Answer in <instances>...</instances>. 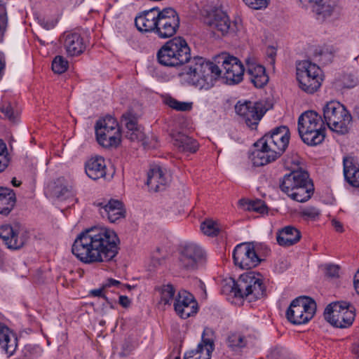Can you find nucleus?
Masks as SVG:
<instances>
[{
  "label": "nucleus",
  "mask_w": 359,
  "mask_h": 359,
  "mask_svg": "<svg viewBox=\"0 0 359 359\" xmlns=\"http://www.w3.org/2000/svg\"><path fill=\"white\" fill-rule=\"evenodd\" d=\"M157 58L164 66H184L180 76H185L189 83L200 89L212 87L221 72L214 63L201 57L191 58L190 48L182 37L167 41L158 51Z\"/></svg>",
  "instance_id": "nucleus-1"
},
{
  "label": "nucleus",
  "mask_w": 359,
  "mask_h": 359,
  "mask_svg": "<svg viewBox=\"0 0 359 359\" xmlns=\"http://www.w3.org/2000/svg\"><path fill=\"white\" fill-rule=\"evenodd\" d=\"M118 243V237L114 231L107 228H91L77 236L72 252L85 264L108 262L117 255Z\"/></svg>",
  "instance_id": "nucleus-2"
},
{
  "label": "nucleus",
  "mask_w": 359,
  "mask_h": 359,
  "mask_svg": "<svg viewBox=\"0 0 359 359\" xmlns=\"http://www.w3.org/2000/svg\"><path fill=\"white\" fill-rule=\"evenodd\" d=\"M298 132L304 143L315 146L325 139L324 121L314 111L303 113L298 119Z\"/></svg>",
  "instance_id": "nucleus-3"
},
{
  "label": "nucleus",
  "mask_w": 359,
  "mask_h": 359,
  "mask_svg": "<svg viewBox=\"0 0 359 359\" xmlns=\"http://www.w3.org/2000/svg\"><path fill=\"white\" fill-rule=\"evenodd\" d=\"M323 117L331 130L341 135L348 132L352 116L340 102H327L323 107Z\"/></svg>",
  "instance_id": "nucleus-4"
},
{
  "label": "nucleus",
  "mask_w": 359,
  "mask_h": 359,
  "mask_svg": "<svg viewBox=\"0 0 359 359\" xmlns=\"http://www.w3.org/2000/svg\"><path fill=\"white\" fill-rule=\"evenodd\" d=\"M316 304L310 297L302 296L294 299L286 311L287 320L292 324L308 323L316 313Z\"/></svg>",
  "instance_id": "nucleus-5"
},
{
  "label": "nucleus",
  "mask_w": 359,
  "mask_h": 359,
  "mask_svg": "<svg viewBox=\"0 0 359 359\" xmlns=\"http://www.w3.org/2000/svg\"><path fill=\"white\" fill-rule=\"evenodd\" d=\"M355 309L346 302L329 304L325 311V319L336 327L345 328L352 325L355 319Z\"/></svg>",
  "instance_id": "nucleus-6"
},
{
  "label": "nucleus",
  "mask_w": 359,
  "mask_h": 359,
  "mask_svg": "<svg viewBox=\"0 0 359 359\" xmlns=\"http://www.w3.org/2000/svg\"><path fill=\"white\" fill-rule=\"evenodd\" d=\"M179 262L182 268L187 271H196L205 265L207 253L199 245L188 243L180 250Z\"/></svg>",
  "instance_id": "nucleus-7"
},
{
  "label": "nucleus",
  "mask_w": 359,
  "mask_h": 359,
  "mask_svg": "<svg viewBox=\"0 0 359 359\" xmlns=\"http://www.w3.org/2000/svg\"><path fill=\"white\" fill-rule=\"evenodd\" d=\"M236 292L240 297L253 302L264 297L265 286L259 274L249 273L241 275L237 280Z\"/></svg>",
  "instance_id": "nucleus-8"
},
{
  "label": "nucleus",
  "mask_w": 359,
  "mask_h": 359,
  "mask_svg": "<svg viewBox=\"0 0 359 359\" xmlns=\"http://www.w3.org/2000/svg\"><path fill=\"white\" fill-rule=\"evenodd\" d=\"M216 62L221 65L219 75L215 81L223 74V78L226 79L228 84L238 83L243 80L245 69L241 62L236 57L226 53H222L216 57ZM215 65V64H214Z\"/></svg>",
  "instance_id": "nucleus-9"
},
{
  "label": "nucleus",
  "mask_w": 359,
  "mask_h": 359,
  "mask_svg": "<svg viewBox=\"0 0 359 359\" xmlns=\"http://www.w3.org/2000/svg\"><path fill=\"white\" fill-rule=\"evenodd\" d=\"M1 239L8 249L18 250L27 242L29 233L19 223L15 222L1 225Z\"/></svg>",
  "instance_id": "nucleus-10"
},
{
  "label": "nucleus",
  "mask_w": 359,
  "mask_h": 359,
  "mask_svg": "<svg viewBox=\"0 0 359 359\" xmlns=\"http://www.w3.org/2000/svg\"><path fill=\"white\" fill-rule=\"evenodd\" d=\"M290 140L289 128L285 126L273 129L269 133L261 138L265 147L281 156L288 146Z\"/></svg>",
  "instance_id": "nucleus-11"
},
{
  "label": "nucleus",
  "mask_w": 359,
  "mask_h": 359,
  "mask_svg": "<svg viewBox=\"0 0 359 359\" xmlns=\"http://www.w3.org/2000/svg\"><path fill=\"white\" fill-rule=\"evenodd\" d=\"M180 26V18L177 12L167 8L161 11L156 34L161 39H167L172 36Z\"/></svg>",
  "instance_id": "nucleus-12"
},
{
  "label": "nucleus",
  "mask_w": 359,
  "mask_h": 359,
  "mask_svg": "<svg viewBox=\"0 0 359 359\" xmlns=\"http://www.w3.org/2000/svg\"><path fill=\"white\" fill-rule=\"evenodd\" d=\"M233 258L236 266L244 270L256 267L261 259L250 243H241L235 248Z\"/></svg>",
  "instance_id": "nucleus-13"
},
{
  "label": "nucleus",
  "mask_w": 359,
  "mask_h": 359,
  "mask_svg": "<svg viewBox=\"0 0 359 359\" xmlns=\"http://www.w3.org/2000/svg\"><path fill=\"white\" fill-rule=\"evenodd\" d=\"M215 332L209 327H205L203 332L201 341L195 350L185 353L184 359H210L215 349Z\"/></svg>",
  "instance_id": "nucleus-14"
},
{
  "label": "nucleus",
  "mask_w": 359,
  "mask_h": 359,
  "mask_svg": "<svg viewBox=\"0 0 359 359\" xmlns=\"http://www.w3.org/2000/svg\"><path fill=\"white\" fill-rule=\"evenodd\" d=\"M203 22L212 32H218L222 35L227 34L230 30L233 31L227 15L217 8L206 11Z\"/></svg>",
  "instance_id": "nucleus-15"
},
{
  "label": "nucleus",
  "mask_w": 359,
  "mask_h": 359,
  "mask_svg": "<svg viewBox=\"0 0 359 359\" xmlns=\"http://www.w3.org/2000/svg\"><path fill=\"white\" fill-rule=\"evenodd\" d=\"M235 110L237 114L242 117L246 125L252 129L257 127L264 115L261 105L252 102L244 103L239 102L235 106Z\"/></svg>",
  "instance_id": "nucleus-16"
},
{
  "label": "nucleus",
  "mask_w": 359,
  "mask_h": 359,
  "mask_svg": "<svg viewBox=\"0 0 359 359\" xmlns=\"http://www.w3.org/2000/svg\"><path fill=\"white\" fill-rule=\"evenodd\" d=\"M99 212L102 218L111 223H115L126 217V209L123 203L116 199H110L97 203Z\"/></svg>",
  "instance_id": "nucleus-17"
},
{
  "label": "nucleus",
  "mask_w": 359,
  "mask_h": 359,
  "mask_svg": "<svg viewBox=\"0 0 359 359\" xmlns=\"http://www.w3.org/2000/svg\"><path fill=\"white\" fill-rule=\"evenodd\" d=\"M174 309L177 315L186 319L197 312V302L187 291H180L174 302Z\"/></svg>",
  "instance_id": "nucleus-18"
},
{
  "label": "nucleus",
  "mask_w": 359,
  "mask_h": 359,
  "mask_svg": "<svg viewBox=\"0 0 359 359\" xmlns=\"http://www.w3.org/2000/svg\"><path fill=\"white\" fill-rule=\"evenodd\" d=\"M170 182V175L159 166L153 167L147 174V185L149 187L150 191H163Z\"/></svg>",
  "instance_id": "nucleus-19"
},
{
  "label": "nucleus",
  "mask_w": 359,
  "mask_h": 359,
  "mask_svg": "<svg viewBox=\"0 0 359 359\" xmlns=\"http://www.w3.org/2000/svg\"><path fill=\"white\" fill-rule=\"evenodd\" d=\"M247 66V73L250 80L256 88L264 87L269 81L264 66L259 65L253 57H248L245 60Z\"/></svg>",
  "instance_id": "nucleus-20"
},
{
  "label": "nucleus",
  "mask_w": 359,
  "mask_h": 359,
  "mask_svg": "<svg viewBox=\"0 0 359 359\" xmlns=\"http://www.w3.org/2000/svg\"><path fill=\"white\" fill-rule=\"evenodd\" d=\"M160 13L161 11L158 8H154L136 17L135 23L137 29L142 32H153L156 34Z\"/></svg>",
  "instance_id": "nucleus-21"
},
{
  "label": "nucleus",
  "mask_w": 359,
  "mask_h": 359,
  "mask_svg": "<svg viewBox=\"0 0 359 359\" xmlns=\"http://www.w3.org/2000/svg\"><path fill=\"white\" fill-rule=\"evenodd\" d=\"M309 179L307 172L302 170H293L285 175L280 182V188L287 196L299 185Z\"/></svg>",
  "instance_id": "nucleus-22"
},
{
  "label": "nucleus",
  "mask_w": 359,
  "mask_h": 359,
  "mask_svg": "<svg viewBox=\"0 0 359 359\" xmlns=\"http://www.w3.org/2000/svg\"><path fill=\"white\" fill-rule=\"evenodd\" d=\"M313 11L317 15L326 18L337 16L340 13V7L337 0H309Z\"/></svg>",
  "instance_id": "nucleus-23"
},
{
  "label": "nucleus",
  "mask_w": 359,
  "mask_h": 359,
  "mask_svg": "<svg viewBox=\"0 0 359 359\" xmlns=\"http://www.w3.org/2000/svg\"><path fill=\"white\" fill-rule=\"evenodd\" d=\"M255 146L261 148L253 151L251 155V161L255 166H263L276 161L280 156L268 147H265L264 142H261V139L255 143Z\"/></svg>",
  "instance_id": "nucleus-24"
},
{
  "label": "nucleus",
  "mask_w": 359,
  "mask_h": 359,
  "mask_svg": "<svg viewBox=\"0 0 359 359\" xmlns=\"http://www.w3.org/2000/svg\"><path fill=\"white\" fill-rule=\"evenodd\" d=\"M87 175L94 180H98L106 175V163L101 156H96L89 159L85 166Z\"/></svg>",
  "instance_id": "nucleus-25"
},
{
  "label": "nucleus",
  "mask_w": 359,
  "mask_h": 359,
  "mask_svg": "<svg viewBox=\"0 0 359 359\" xmlns=\"http://www.w3.org/2000/svg\"><path fill=\"white\" fill-rule=\"evenodd\" d=\"M171 137L173 145L180 151L194 153L198 148L195 140L180 132L172 133Z\"/></svg>",
  "instance_id": "nucleus-26"
},
{
  "label": "nucleus",
  "mask_w": 359,
  "mask_h": 359,
  "mask_svg": "<svg viewBox=\"0 0 359 359\" xmlns=\"http://www.w3.org/2000/svg\"><path fill=\"white\" fill-rule=\"evenodd\" d=\"M64 46L67 54L76 56L82 53L86 46L81 35L78 33H68L65 36Z\"/></svg>",
  "instance_id": "nucleus-27"
},
{
  "label": "nucleus",
  "mask_w": 359,
  "mask_h": 359,
  "mask_svg": "<svg viewBox=\"0 0 359 359\" xmlns=\"http://www.w3.org/2000/svg\"><path fill=\"white\" fill-rule=\"evenodd\" d=\"M300 238V231L292 226H285L280 230L276 236L278 243L283 247L292 245L297 243Z\"/></svg>",
  "instance_id": "nucleus-28"
},
{
  "label": "nucleus",
  "mask_w": 359,
  "mask_h": 359,
  "mask_svg": "<svg viewBox=\"0 0 359 359\" xmlns=\"http://www.w3.org/2000/svg\"><path fill=\"white\" fill-rule=\"evenodd\" d=\"M18 347V338L16 334L7 326L1 325V348L7 357L14 354Z\"/></svg>",
  "instance_id": "nucleus-29"
},
{
  "label": "nucleus",
  "mask_w": 359,
  "mask_h": 359,
  "mask_svg": "<svg viewBox=\"0 0 359 359\" xmlns=\"http://www.w3.org/2000/svg\"><path fill=\"white\" fill-rule=\"evenodd\" d=\"M343 164L346 181L354 187H359V165L350 157L344 158Z\"/></svg>",
  "instance_id": "nucleus-30"
},
{
  "label": "nucleus",
  "mask_w": 359,
  "mask_h": 359,
  "mask_svg": "<svg viewBox=\"0 0 359 359\" xmlns=\"http://www.w3.org/2000/svg\"><path fill=\"white\" fill-rule=\"evenodd\" d=\"M302 75L310 79H323L319 67L308 60L301 61L297 65V76Z\"/></svg>",
  "instance_id": "nucleus-31"
},
{
  "label": "nucleus",
  "mask_w": 359,
  "mask_h": 359,
  "mask_svg": "<svg viewBox=\"0 0 359 359\" xmlns=\"http://www.w3.org/2000/svg\"><path fill=\"white\" fill-rule=\"evenodd\" d=\"M313 185L310 179H309L307 182L299 185L297 188L293 190L288 196L297 202L304 203L311 198L313 194Z\"/></svg>",
  "instance_id": "nucleus-32"
},
{
  "label": "nucleus",
  "mask_w": 359,
  "mask_h": 359,
  "mask_svg": "<svg viewBox=\"0 0 359 359\" xmlns=\"http://www.w3.org/2000/svg\"><path fill=\"white\" fill-rule=\"evenodd\" d=\"M15 203L16 196L13 190L1 187V215H8Z\"/></svg>",
  "instance_id": "nucleus-33"
},
{
  "label": "nucleus",
  "mask_w": 359,
  "mask_h": 359,
  "mask_svg": "<svg viewBox=\"0 0 359 359\" xmlns=\"http://www.w3.org/2000/svg\"><path fill=\"white\" fill-rule=\"evenodd\" d=\"M96 137L98 143L104 147H116L121 142L120 130L107 131V133L100 131Z\"/></svg>",
  "instance_id": "nucleus-34"
},
{
  "label": "nucleus",
  "mask_w": 359,
  "mask_h": 359,
  "mask_svg": "<svg viewBox=\"0 0 359 359\" xmlns=\"http://www.w3.org/2000/svg\"><path fill=\"white\" fill-rule=\"evenodd\" d=\"M156 290L160 294V300L158 301V306L163 309H165L166 306H170L173 301L175 295V288L172 285L167 284L158 287Z\"/></svg>",
  "instance_id": "nucleus-35"
},
{
  "label": "nucleus",
  "mask_w": 359,
  "mask_h": 359,
  "mask_svg": "<svg viewBox=\"0 0 359 359\" xmlns=\"http://www.w3.org/2000/svg\"><path fill=\"white\" fill-rule=\"evenodd\" d=\"M1 113L4 118L15 123L19 121L20 109L15 102L4 101L1 106Z\"/></svg>",
  "instance_id": "nucleus-36"
},
{
  "label": "nucleus",
  "mask_w": 359,
  "mask_h": 359,
  "mask_svg": "<svg viewBox=\"0 0 359 359\" xmlns=\"http://www.w3.org/2000/svg\"><path fill=\"white\" fill-rule=\"evenodd\" d=\"M299 88L307 93L312 94L316 92L321 86L323 79L308 78L304 75L297 76Z\"/></svg>",
  "instance_id": "nucleus-37"
},
{
  "label": "nucleus",
  "mask_w": 359,
  "mask_h": 359,
  "mask_svg": "<svg viewBox=\"0 0 359 359\" xmlns=\"http://www.w3.org/2000/svg\"><path fill=\"white\" fill-rule=\"evenodd\" d=\"M336 53L337 50L334 46L323 45L315 50L314 55L320 57L319 62L326 65L332 61Z\"/></svg>",
  "instance_id": "nucleus-38"
},
{
  "label": "nucleus",
  "mask_w": 359,
  "mask_h": 359,
  "mask_svg": "<svg viewBox=\"0 0 359 359\" xmlns=\"http://www.w3.org/2000/svg\"><path fill=\"white\" fill-rule=\"evenodd\" d=\"M111 130H119L118 123L113 117L108 116L97 122L95 126L96 136L99 135L100 131L107 133V131L110 132Z\"/></svg>",
  "instance_id": "nucleus-39"
},
{
  "label": "nucleus",
  "mask_w": 359,
  "mask_h": 359,
  "mask_svg": "<svg viewBox=\"0 0 359 359\" xmlns=\"http://www.w3.org/2000/svg\"><path fill=\"white\" fill-rule=\"evenodd\" d=\"M202 232L208 236H216L219 231V224L212 219H205L201 224Z\"/></svg>",
  "instance_id": "nucleus-40"
},
{
  "label": "nucleus",
  "mask_w": 359,
  "mask_h": 359,
  "mask_svg": "<svg viewBox=\"0 0 359 359\" xmlns=\"http://www.w3.org/2000/svg\"><path fill=\"white\" fill-rule=\"evenodd\" d=\"M227 344L233 351H238L237 348L244 347L245 346V338L243 335L238 333H232L228 336Z\"/></svg>",
  "instance_id": "nucleus-41"
},
{
  "label": "nucleus",
  "mask_w": 359,
  "mask_h": 359,
  "mask_svg": "<svg viewBox=\"0 0 359 359\" xmlns=\"http://www.w3.org/2000/svg\"><path fill=\"white\" fill-rule=\"evenodd\" d=\"M10 150L6 144L1 140V172L10 164L12 159L13 147L11 142H9Z\"/></svg>",
  "instance_id": "nucleus-42"
},
{
  "label": "nucleus",
  "mask_w": 359,
  "mask_h": 359,
  "mask_svg": "<svg viewBox=\"0 0 359 359\" xmlns=\"http://www.w3.org/2000/svg\"><path fill=\"white\" fill-rule=\"evenodd\" d=\"M68 68V62L62 56H56L52 62V69L55 73H64Z\"/></svg>",
  "instance_id": "nucleus-43"
},
{
  "label": "nucleus",
  "mask_w": 359,
  "mask_h": 359,
  "mask_svg": "<svg viewBox=\"0 0 359 359\" xmlns=\"http://www.w3.org/2000/svg\"><path fill=\"white\" fill-rule=\"evenodd\" d=\"M167 104L172 109L181 111H189L191 109V103L180 102L172 98L168 99L167 100Z\"/></svg>",
  "instance_id": "nucleus-44"
},
{
  "label": "nucleus",
  "mask_w": 359,
  "mask_h": 359,
  "mask_svg": "<svg viewBox=\"0 0 359 359\" xmlns=\"http://www.w3.org/2000/svg\"><path fill=\"white\" fill-rule=\"evenodd\" d=\"M237 291V281L236 282L233 279L229 278L225 281V283L222 286V292L224 293H233L234 297H240V294L236 292Z\"/></svg>",
  "instance_id": "nucleus-45"
},
{
  "label": "nucleus",
  "mask_w": 359,
  "mask_h": 359,
  "mask_svg": "<svg viewBox=\"0 0 359 359\" xmlns=\"http://www.w3.org/2000/svg\"><path fill=\"white\" fill-rule=\"evenodd\" d=\"M122 123L127 128L128 130H135L138 128L137 118L130 113L123 114Z\"/></svg>",
  "instance_id": "nucleus-46"
},
{
  "label": "nucleus",
  "mask_w": 359,
  "mask_h": 359,
  "mask_svg": "<svg viewBox=\"0 0 359 359\" xmlns=\"http://www.w3.org/2000/svg\"><path fill=\"white\" fill-rule=\"evenodd\" d=\"M52 194L57 198H65L68 197L71 193L66 186L55 185L52 188Z\"/></svg>",
  "instance_id": "nucleus-47"
},
{
  "label": "nucleus",
  "mask_w": 359,
  "mask_h": 359,
  "mask_svg": "<svg viewBox=\"0 0 359 359\" xmlns=\"http://www.w3.org/2000/svg\"><path fill=\"white\" fill-rule=\"evenodd\" d=\"M248 209L259 213L266 212L267 208L264 203L261 200L252 201L248 203Z\"/></svg>",
  "instance_id": "nucleus-48"
},
{
  "label": "nucleus",
  "mask_w": 359,
  "mask_h": 359,
  "mask_svg": "<svg viewBox=\"0 0 359 359\" xmlns=\"http://www.w3.org/2000/svg\"><path fill=\"white\" fill-rule=\"evenodd\" d=\"M250 8L255 10H259L266 8L269 0H243Z\"/></svg>",
  "instance_id": "nucleus-49"
},
{
  "label": "nucleus",
  "mask_w": 359,
  "mask_h": 359,
  "mask_svg": "<svg viewBox=\"0 0 359 359\" xmlns=\"http://www.w3.org/2000/svg\"><path fill=\"white\" fill-rule=\"evenodd\" d=\"M126 135L131 141H142L144 137V134L139 128L128 130Z\"/></svg>",
  "instance_id": "nucleus-50"
},
{
  "label": "nucleus",
  "mask_w": 359,
  "mask_h": 359,
  "mask_svg": "<svg viewBox=\"0 0 359 359\" xmlns=\"http://www.w3.org/2000/svg\"><path fill=\"white\" fill-rule=\"evenodd\" d=\"M343 88H350L355 86L356 80L353 75L344 74L341 79Z\"/></svg>",
  "instance_id": "nucleus-51"
},
{
  "label": "nucleus",
  "mask_w": 359,
  "mask_h": 359,
  "mask_svg": "<svg viewBox=\"0 0 359 359\" xmlns=\"http://www.w3.org/2000/svg\"><path fill=\"white\" fill-rule=\"evenodd\" d=\"M302 215L309 218L315 219L320 215V211L314 207H308L302 210Z\"/></svg>",
  "instance_id": "nucleus-52"
},
{
  "label": "nucleus",
  "mask_w": 359,
  "mask_h": 359,
  "mask_svg": "<svg viewBox=\"0 0 359 359\" xmlns=\"http://www.w3.org/2000/svg\"><path fill=\"white\" fill-rule=\"evenodd\" d=\"M339 267L337 265L330 264L326 266V275L330 278L339 276Z\"/></svg>",
  "instance_id": "nucleus-53"
},
{
  "label": "nucleus",
  "mask_w": 359,
  "mask_h": 359,
  "mask_svg": "<svg viewBox=\"0 0 359 359\" xmlns=\"http://www.w3.org/2000/svg\"><path fill=\"white\" fill-rule=\"evenodd\" d=\"M122 284L119 280H115L114 278H108L102 284L103 288L107 292L108 289L111 287H119Z\"/></svg>",
  "instance_id": "nucleus-54"
},
{
  "label": "nucleus",
  "mask_w": 359,
  "mask_h": 359,
  "mask_svg": "<svg viewBox=\"0 0 359 359\" xmlns=\"http://www.w3.org/2000/svg\"><path fill=\"white\" fill-rule=\"evenodd\" d=\"M90 294L94 297H101L107 299L106 297V293L107 291L105 289L103 288V286L102 285L101 287L93 290L90 292Z\"/></svg>",
  "instance_id": "nucleus-55"
},
{
  "label": "nucleus",
  "mask_w": 359,
  "mask_h": 359,
  "mask_svg": "<svg viewBox=\"0 0 359 359\" xmlns=\"http://www.w3.org/2000/svg\"><path fill=\"white\" fill-rule=\"evenodd\" d=\"M119 304L125 308H127L130 304V301L127 296L121 295L119 297Z\"/></svg>",
  "instance_id": "nucleus-56"
},
{
  "label": "nucleus",
  "mask_w": 359,
  "mask_h": 359,
  "mask_svg": "<svg viewBox=\"0 0 359 359\" xmlns=\"http://www.w3.org/2000/svg\"><path fill=\"white\" fill-rule=\"evenodd\" d=\"M1 36H2L4 31L6 30V27L7 25V22H8L6 13H5L4 15H1Z\"/></svg>",
  "instance_id": "nucleus-57"
},
{
  "label": "nucleus",
  "mask_w": 359,
  "mask_h": 359,
  "mask_svg": "<svg viewBox=\"0 0 359 359\" xmlns=\"http://www.w3.org/2000/svg\"><path fill=\"white\" fill-rule=\"evenodd\" d=\"M332 225L335 230L338 232H342L343 231V226L341 223L336 219H333L332 221Z\"/></svg>",
  "instance_id": "nucleus-58"
},
{
  "label": "nucleus",
  "mask_w": 359,
  "mask_h": 359,
  "mask_svg": "<svg viewBox=\"0 0 359 359\" xmlns=\"http://www.w3.org/2000/svg\"><path fill=\"white\" fill-rule=\"evenodd\" d=\"M353 283L355 291L357 292L358 294H359V269L355 274Z\"/></svg>",
  "instance_id": "nucleus-59"
},
{
  "label": "nucleus",
  "mask_w": 359,
  "mask_h": 359,
  "mask_svg": "<svg viewBox=\"0 0 359 359\" xmlns=\"http://www.w3.org/2000/svg\"><path fill=\"white\" fill-rule=\"evenodd\" d=\"M352 353L359 359V342L353 344Z\"/></svg>",
  "instance_id": "nucleus-60"
},
{
  "label": "nucleus",
  "mask_w": 359,
  "mask_h": 359,
  "mask_svg": "<svg viewBox=\"0 0 359 359\" xmlns=\"http://www.w3.org/2000/svg\"><path fill=\"white\" fill-rule=\"evenodd\" d=\"M11 184H13V186L15 187H18L20 186L21 184V182H18L17 181L16 178L15 177H13L11 180Z\"/></svg>",
  "instance_id": "nucleus-61"
},
{
  "label": "nucleus",
  "mask_w": 359,
  "mask_h": 359,
  "mask_svg": "<svg viewBox=\"0 0 359 359\" xmlns=\"http://www.w3.org/2000/svg\"><path fill=\"white\" fill-rule=\"evenodd\" d=\"M354 114L359 118V104L355 106L354 109Z\"/></svg>",
  "instance_id": "nucleus-62"
},
{
  "label": "nucleus",
  "mask_w": 359,
  "mask_h": 359,
  "mask_svg": "<svg viewBox=\"0 0 359 359\" xmlns=\"http://www.w3.org/2000/svg\"><path fill=\"white\" fill-rule=\"evenodd\" d=\"M53 25H46L44 26V27H46L47 29H48L53 27Z\"/></svg>",
  "instance_id": "nucleus-63"
},
{
  "label": "nucleus",
  "mask_w": 359,
  "mask_h": 359,
  "mask_svg": "<svg viewBox=\"0 0 359 359\" xmlns=\"http://www.w3.org/2000/svg\"><path fill=\"white\" fill-rule=\"evenodd\" d=\"M1 70H2V69H4V66H5L4 62H3L1 61Z\"/></svg>",
  "instance_id": "nucleus-64"
}]
</instances>
